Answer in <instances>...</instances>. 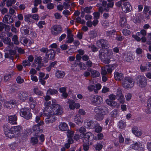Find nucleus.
<instances>
[{
	"label": "nucleus",
	"mask_w": 151,
	"mask_h": 151,
	"mask_svg": "<svg viewBox=\"0 0 151 151\" xmlns=\"http://www.w3.org/2000/svg\"><path fill=\"white\" fill-rule=\"evenodd\" d=\"M123 60L124 61L129 62L133 60L134 58V56L130 52H125L122 55Z\"/></svg>",
	"instance_id": "nucleus-12"
},
{
	"label": "nucleus",
	"mask_w": 151,
	"mask_h": 151,
	"mask_svg": "<svg viewBox=\"0 0 151 151\" xmlns=\"http://www.w3.org/2000/svg\"><path fill=\"white\" fill-rule=\"evenodd\" d=\"M29 100L30 102V108L32 109H33L35 108L36 105V103L34 101L33 98L31 97H29Z\"/></svg>",
	"instance_id": "nucleus-32"
},
{
	"label": "nucleus",
	"mask_w": 151,
	"mask_h": 151,
	"mask_svg": "<svg viewBox=\"0 0 151 151\" xmlns=\"http://www.w3.org/2000/svg\"><path fill=\"white\" fill-rule=\"evenodd\" d=\"M12 41L16 45H18L19 43V42L18 41V37L16 35H14L12 38Z\"/></svg>",
	"instance_id": "nucleus-43"
},
{
	"label": "nucleus",
	"mask_w": 151,
	"mask_h": 151,
	"mask_svg": "<svg viewBox=\"0 0 151 151\" xmlns=\"http://www.w3.org/2000/svg\"><path fill=\"white\" fill-rule=\"evenodd\" d=\"M65 73L62 70H57L55 73V76L57 78H61L64 77Z\"/></svg>",
	"instance_id": "nucleus-25"
},
{
	"label": "nucleus",
	"mask_w": 151,
	"mask_h": 151,
	"mask_svg": "<svg viewBox=\"0 0 151 151\" xmlns=\"http://www.w3.org/2000/svg\"><path fill=\"white\" fill-rule=\"evenodd\" d=\"M35 63L40 64L41 63L42 61V58L41 57H36L34 60Z\"/></svg>",
	"instance_id": "nucleus-45"
},
{
	"label": "nucleus",
	"mask_w": 151,
	"mask_h": 151,
	"mask_svg": "<svg viewBox=\"0 0 151 151\" xmlns=\"http://www.w3.org/2000/svg\"><path fill=\"white\" fill-rule=\"evenodd\" d=\"M132 8V7L129 2H126L124 3L123 6L122 7V11L125 13L129 12Z\"/></svg>",
	"instance_id": "nucleus-16"
},
{
	"label": "nucleus",
	"mask_w": 151,
	"mask_h": 151,
	"mask_svg": "<svg viewBox=\"0 0 151 151\" xmlns=\"http://www.w3.org/2000/svg\"><path fill=\"white\" fill-rule=\"evenodd\" d=\"M114 77L116 80L120 81L122 79L123 76L122 73L115 71L114 73Z\"/></svg>",
	"instance_id": "nucleus-28"
},
{
	"label": "nucleus",
	"mask_w": 151,
	"mask_h": 151,
	"mask_svg": "<svg viewBox=\"0 0 151 151\" xmlns=\"http://www.w3.org/2000/svg\"><path fill=\"white\" fill-rule=\"evenodd\" d=\"M144 144L139 142H138L131 145L130 146V149L137 150L140 151L144 150Z\"/></svg>",
	"instance_id": "nucleus-11"
},
{
	"label": "nucleus",
	"mask_w": 151,
	"mask_h": 151,
	"mask_svg": "<svg viewBox=\"0 0 151 151\" xmlns=\"http://www.w3.org/2000/svg\"><path fill=\"white\" fill-rule=\"evenodd\" d=\"M31 16L32 15L31 14H27L24 16V20L29 24H30L32 23V20L30 19V18L31 17Z\"/></svg>",
	"instance_id": "nucleus-33"
},
{
	"label": "nucleus",
	"mask_w": 151,
	"mask_h": 151,
	"mask_svg": "<svg viewBox=\"0 0 151 151\" xmlns=\"http://www.w3.org/2000/svg\"><path fill=\"white\" fill-rule=\"evenodd\" d=\"M146 112L148 114L151 113V97L148 100L147 102V109Z\"/></svg>",
	"instance_id": "nucleus-27"
},
{
	"label": "nucleus",
	"mask_w": 151,
	"mask_h": 151,
	"mask_svg": "<svg viewBox=\"0 0 151 151\" xmlns=\"http://www.w3.org/2000/svg\"><path fill=\"white\" fill-rule=\"evenodd\" d=\"M21 129V127L19 126L11 127V137H17L19 136Z\"/></svg>",
	"instance_id": "nucleus-9"
},
{
	"label": "nucleus",
	"mask_w": 151,
	"mask_h": 151,
	"mask_svg": "<svg viewBox=\"0 0 151 151\" xmlns=\"http://www.w3.org/2000/svg\"><path fill=\"white\" fill-rule=\"evenodd\" d=\"M135 82L137 83V85L140 87H145L147 85V80L144 75H140L136 79Z\"/></svg>",
	"instance_id": "nucleus-6"
},
{
	"label": "nucleus",
	"mask_w": 151,
	"mask_h": 151,
	"mask_svg": "<svg viewBox=\"0 0 151 151\" xmlns=\"http://www.w3.org/2000/svg\"><path fill=\"white\" fill-rule=\"evenodd\" d=\"M74 134V132L73 131L68 130L67 132V135L68 138H71Z\"/></svg>",
	"instance_id": "nucleus-48"
},
{
	"label": "nucleus",
	"mask_w": 151,
	"mask_h": 151,
	"mask_svg": "<svg viewBox=\"0 0 151 151\" xmlns=\"http://www.w3.org/2000/svg\"><path fill=\"white\" fill-rule=\"evenodd\" d=\"M96 122L92 120H85L84 123V126L87 128L93 129L96 125Z\"/></svg>",
	"instance_id": "nucleus-14"
},
{
	"label": "nucleus",
	"mask_w": 151,
	"mask_h": 151,
	"mask_svg": "<svg viewBox=\"0 0 151 151\" xmlns=\"http://www.w3.org/2000/svg\"><path fill=\"white\" fill-rule=\"evenodd\" d=\"M3 3L1 4V5L3 6L5 4V2H6V6L9 7L11 6L12 4L10 0H3Z\"/></svg>",
	"instance_id": "nucleus-42"
},
{
	"label": "nucleus",
	"mask_w": 151,
	"mask_h": 151,
	"mask_svg": "<svg viewBox=\"0 0 151 151\" xmlns=\"http://www.w3.org/2000/svg\"><path fill=\"white\" fill-rule=\"evenodd\" d=\"M52 1V0H43V3L45 4H47V8L48 9H53L54 7V4L51 3Z\"/></svg>",
	"instance_id": "nucleus-24"
},
{
	"label": "nucleus",
	"mask_w": 151,
	"mask_h": 151,
	"mask_svg": "<svg viewBox=\"0 0 151 151\" xmlns=\"http://www.w3.org/2000/svg\"><path fill=\"white\" fill-rule=\"evenodd\" d=\"M141 35L140 32H137L135 35H133L132 37L137 41H139L141 40V37L139 36Z\"/></svg>",
	"instance_id": "nucleus-37"
},
{
	"label": "nucleus",
	"mask_w": 151,
	"mask_h": 151,
	"mask_svg": "<svg viewBox=\"0 0 151 151\" xmlns=\"http://www.w3.org/2000/svg\"><path fill=\"white\" fill-rule=\"evenodd\" d=\"M132 131L133 133L137 136H140L142 134V132L138 130V129L135 127H134L132 129Z\"/></svg>",
	"instance_id": "nucleus-34"
},
{
	"label": "nucleus",
	"mask_w": 151,
	"mask_h": 151,
	"mask_svg": "<svg viewBox=\"0 0 151 151\" xmlns=\"http://www.w3.org/2000/svg\"><path fill=\"white\" fill-rule=\"evenodd\" d=\"M20 41L21 43L25 46L27 45L28 40L25 37H22L20 38Z\"/></svg>",
	"instance_id": "nucleus-40"
},
{
	"label": "nucleus",
	"mask_w": 151,
	"mask_h": 151,
	"mask_svg": "<svg viewBox=\"0 0 151 151\" xmlns=\"http://www.w3.org/2000/svg\"><path fill=\"white\" fill-rule=\"evenodd\" d=\"M34 93L37 95H40L41 93V92L40 91L37 87H35L34 89Z\"/></svg>",
	"instance_id": "nucleus-58"
},
{
	"label": "nucleus",
	"mask_w": 151,
	"mask_h": 151,
	"mask_svg": "<svg viewBox=\"0 0 151 151\" xmlns=\"http://www.w3.org/2000/svg\"><path fill=\"white\" fill-rule=\"evenodd\" d=\"M40 51L43 52H46L45 55L46 60H45V62H47L48 59H52L55 57V53L54 50L52 49H50L49 50L46 48H42L40 49Z\"/></svg>",
	"instance_id": "nucleus-4"
},
{
	"label": "nucleus",
	"mask_w": 151,
	"mask_h": 151,
	"mask_svg": "<svg viewBox=\"0 0 151 151\" xmlns=\"http://www.w3.org/2000/svg\"><path fill=\"white\" fill-rule=\"evenodd\" d=\"M62 30V28L59 26L55 25L51 28V32L54 35H56L60 33Z\"/></svg>",
	"instance_id": "nucleus-15"
},
{
	"label": "nucleus",
	"mask_w": 151,
	"mask_h": 151,
	"mask_svg": "<svg viewBox=\"0 0 151 151\" xmlns=\"http://www.w3.org/2000/svg\"><path fill=\"white\" fill-rule=\"evenodd\" d=\"M133 80L131 78L125 77L124 78L122 85L123 87L126 89H129L132 87L134 85Z\"/></svg>",
	"instance_id": "nucleus-8"
},
{
	"label": "nucleus",
	"mask_w": 151,
	"mask_h": 151,
	"mask_svg": "<svg viewBox=\"0 0 151 151\" xmlns=\"http://www.w3.org/2000/svg\"><path fill=\"white\" fill-rule=\"evenodd\" d=\"M4 22L8 24H10L13 22L14 20L13 19L12 17L8 15H6L3 19Z\"/></svg>",
	"instance_id": "nucleus-22"
},
{
	"label": "nucleus",
	"mask_w": 151,
	"mask_h": 151,
	"mask_svg": "<svg viewBox=\"0 0 151 151\" xmlns=\"http://www.w3.org/2000/svg\"><path fill=\"white\" fill-rule=\"evenodd\" d=\"M14 101L10 100L5 102L4 106L8 109H10L14 106Z\"/></svg>",
	"instance_id": "nucleus-21"
},
{
	"label": "nucleus",
	"mask_w": 151,
	"mask_h": 151,
	"mask_svg": "<svg viewBox=\"0 0 151 151\" xmlns=\"http://www.w3.org/2000/svg\"><path fill=\"white\" fill-rule=\"evenodd\" d=\"M109 99L111 101L114 100L116 99V96L113 94H111L109 96Z\"/></svg>",
	"instance_id": "nucleus-61"
},
{
	"label": "nucleus",
	"mask_w": 151,
	"mask_h": 151,
	"mask_svg": "<svg viewBox=\"0 0 151 151\" xmlns=\"http://www.w3.org/2000/svg\"><path fill=\"white\" fill-rule=\"evenodd\" d=\"M4 133L6 137L11 138V127L10 125L6 124L4 127Z\"/></svg>",
	"instance_id": "nucleus-17"
},
{
	"label": "nucleus",
	"mask_w": 151,
	"mask_h": 151,
	"mask_svg": "<svg viewBox=\"0 0 151 151\" xmlns=\"http://www.w3.org/2000/svg\"><path fill=\"white\" fill-rule=\"evenodd\" d=\"M150 9V6H145L143 11V13L144 14H147Z\"/></svg>",
	"instance_id": "nucleus-62"
},
{
	"label": "nucleus",
	"mask_w": 151,
	"mask_h": 151,
	"mask_svg": "<svg viewBox=\"0 0 151 151\" xmlns=\"http://www.w3.org/2000/svg\"><path fill=\"white\" fill-rule=\"evenodd\" d=\"M94 111L96 114L95 116V118L99 121L103 120L104 118V115L109 113L108 108L104 106L96 107L95 108Z\"/></svg>",
	"instance_id": "nucleus-3"
},
{
	"label": "nucleus",
	"mask_w": 151,
	"mask_h": 151,
	"mask_svg": "<svg viewBox=\"0 0 151 151\" xmlns=\"http://www.w3.org/2000/svg\"><path fill=\"white\" fill-rule=\"evenodd\" d=\"M44 122L43 121H40L39 122L37 125H35L33 127V132L32 133L34 135L37 136L40 131L39 126L43 124Z\"/></svg>",
	"instance_id": "nucleus-13"
},
{
	"label": "nucleus",
	"mask_w": 151,
	"mask_h": 151,
	"mask_svg": "<svg viewBox=\"0 0 151 151\" xmlns=\"http://www.w3.org/2000/svg\"><path fill=\"white\" fill-rule=\"evenodd\" d=\"M50 97L48 95L45 98V101L44 103L45 108L43 113L40 112L39 115L40 116H45L47 117L45 122L47 124L53 123L55 120V115H61L63 113L62 107L58 104L56 100L55 99H52V103L49 101Z\"/></svg>",
	"instance_id": "nucleus-1"
},
{
	"label": "nucleus",
	"mask_w": 151,
	"mask_h": 151,
	"mask_svg": "<svg viewBox=\"0 0 151 151\" xmlns=\"http://www.w3.org/2000/svg\"><path fill=\"white\" fill-rule=\"evenodd\" d=\"M90 37L92 38H94L97 36V33L95 30L91 31L90 32Z\"/></svg>",
	"instance_id": "nucleus-49"
},
{
	"label": "nucleus",
	"mask_w": 151,
	"mask_h": 151,
	"mask_svg": "<svg viewBox=\"0 0 151 151\" xmlns=\"http://www.w3.org/2000/svg\"><path fill=\"white\" fill-rule=\"evenodd\" d=\"M16 81L17 83H21L24 82V79L22 78L21 77L18 76L17 77L16 79Z\"/></svg>",
	"instance_id": "nucleus-57"
},
{
	"label": "nucleus",
	"mask_w": 151,
	"mask_h": 151,
	"mask_svg": "<svg viewBox=\"0 0 151 151\" xmlns=\"http://www.w3.org/2000/svg\"><path fill=\"white\" fill-rule=\"evenodd\" d=\"M118 101L120 103L123 104L125 101V98L123 95L116 97Z\"/></svg>",
	"instance_id": "nucleus-46"
},
{
	"label": "nucleus",
	"mask_w": 151,
	"mask_h": 151,
	"mask_svg": "<svg viewBox=\"0 0 151 151\" xmlns=\"http://www.w3.org/2000/svg\"><path fill=\"white\" fill-rule=\"evenodd\" d=\"M67 103L69 104V107L70 109L74 110L75 109V101L72 99H68Z\"/></svg>",
	"instance_id": "nucleus-31"
},
{
	"label": "nucleus",
	"mask_w": 151,
	"mask_h": 151,
	"mask_svg": "<svg viewBox=\"0 0 151 151\" xmlns=\"http://www.w3.org/2000/svg\"><path fill=\"white\" fill-rule=\"evenodd\" d=\"M102 25L105 28H106L109 26V23L107 21H105L102 22Z\"/></svg>",
	"instance_id": "nucleus-59"
},
{
	"label": "nucleus",
	"mask_w": 151,
	"mask_h": 151,
	"mask_svg": "<svg viewBox=\"0 0 151 151\" xmlns=\"http://www.w3.org/2000/svg\"><path fill=\"white\" fill-rule=\"evenodd\" d=\"M78 65L81 70H84L86 68V65L82 62H80L79 64H78Z\"/></svg>",
	"instance_id": "nucleus-51"
},
{
	"label": "nucleus",
	"mask_w": 151,
	"mask_h": 151,
	"mask_svg": "<svg viewBox=\"0 0 151 151\" xmlns=\"http://www.w3.org/2000/svg\"><path fill=\"white\" fill-rule=\"evenodd\" d=\"M92 9L91 7H86L85 8H83L81 9V10L84 12H86L87 13H90V12L91 10Z\"/></svg>",
	"instance_id": "nucleus-47"
},
{
	"label": "nucleus",
	"mask_w": 151,
	"mask_h": 151,
	"mask_svg": "<svg viewBox=\"0 0 151 151\" xmlns=\"http://www.w3.org/2000/svg\"><path fill=\"white\" fill-rule=\"evenodd\" d=\"M74 122L78 125L81 126L83 122V120L79 114H77L74 117Z\"/></svg>",
	"instance_id": "nucleus-19"
},
{
	"label": "nucleus",
	"mask_w": 151,
	"mask_h": 151,
	"mask_svg": "<svg viewBox=\"0 0 151 151\" xmlns=\"http://www.w3.org/2000/svg\"><path fill=\"white\" fill-rule=\"evenodd\" d=\"M115 68L114 65H106L101 68V74L102 75H106L107 72L109 73H111Z\"/></svg>",
	"instance_id": "nucleus-10"
},
{
	"label": "nucleus",
	"mask_w": 151,
	"mask_h": 151,
	"mask_svg": "<svg viewBox=\"0 0 151 151\" xmlns=\"http://www.w3.org/2000/svg\"><path fill=\"white\" fill-rule=\"evenodd\" d=\"M97 137H94V140H100L103 139L104 137V135L102 133H100L97 134Z\"/></svg>",
	"instance_id": "nucleus-44"
},
{
	"label": "nucleus",
	"mask_w": 151,
	"mask_h": 151,
	"mask_svg": "<svg viewBox=\"0 0 151 151\" xmlns=\"http://www.w3.org/2000/svg\"><path fill=\"white\" fill-rule=\"evenodd\" d=\"M20 114L27 119H29L32 117V114L30 113V109L27 108L22 109L20 111Z\"/></svg>",
	"instance_id": "nucleus-7"
},
{
	"label": "nucleus",
	"mask_w": 151,
	"mask_h": 151,
	"mask_svg": "<svg viewBox=\"0 0 151 151\" xmlns=\"http://www.w3.org/2000/svg\"><path fill=\"white\" fill-rule=\"evenodd\" d=\"M45 24V22L43 21H40L37 24V25L40 28H42L43 27V25Z\"/></svg>",
	"instance_id": "nucleus-50"
},
{
	"label": "nucleus",
	"mask_w": 151,
	"mask_h": 151,
	"mask_svg": "<svg viewBox=\"0 0 151 151\" xmlns=\"http://www.w3.org/2000/svg\"><path fill=\"white\" fill-rule=\"evenodd\" d=\"M126 125V122L124 121L121 120L119 122L118 125L120 128L123 129L125 127Z\"/></svg>",
	"instance_id": "nucleus-41"
},
{
	"label": "nucleus",
	"mask_w": 151,
	"mask_h": 151,
	"mask_svg": "<svg viewBox=\"0 0 151 151\" xmlns=\"http://www.w3.org/2000/svg\"><path fill=\"white\" fill-rule=\"evenodd\" d=\"M31 17L33 19L35 20H38L39 19L40 17L38 14H31Z\"/></svg>",
	"instance_id": "nucleus-60"
},
{
	"label": "nucleus",
	"mask_w": 151,
	"mask_h": 151,
	"mask_svg": "<svg viewBox=\"0 0 151 151\" xmlns=\"http://www.w3.org/2000/svg\"><path fill=\"white\" fill-rule=\"evenodd\" d=\"M76 21L77 23H79L82 24L85 23V21L84 20H82L81 18L79 17H78L76 19Z\"/></svg>",
	"instance_id": "nucleus-53"
},
{
	"label": "nucleus",
	"mask_w": 151,
	"mask_h": 151,
	"mask_svg": "<svg viewBox=\"0 0 151 151\" xmlns=\"http://www.w3.org/2000/svg\"><path fill=\"white\" fill-rule=\"evenodd\" d=\"M95 128V132L96 133H99L101 132L102 129V127L100 126L99 124L96 122V125L94 127Z\"/></svg>",
	"instance_id": "nucleus-35"
},
{
	"label": "nucleus",
	"mask_w": 151,
	"mask_h": 151,
	"mask_svg": "<svg viewBox=\"0 0 151 151\" xmlns=\"http://www.w3.org/2000/svg\"><path fill=\"white\" fill-rule=\"evenodd\" d=\"M83 136L84 138L87 139L89 141L94 140V135L90 132H87L83 134Z\"/></svg>",
	"instance_id": "nucleus-20"
},
{
	"label": "nucleus",
	"mask_w": 151,
	"mask_h": 151,
	"mask_svg": "<svg viewBox=\"0 0 151 151\" xmlns=\"http://www.w3.org/2000/svg\"><path fill=\"white\" fill-rule=\"evenodd\" d=\"M22 64L24 66H29L31 65L30 63L27 60H25L23 61Z\"/></svg>",
	"instance_id": "nucleus-54"
},
{
	"label": "nucleus",
	"mask_w": 151,
	"mask_h": 151,
	"mask_svg": "<svg viewBox=\"0 0 151 151\" xmlns=\"http://www.w3.org/2000/svg\"><path fill=\"white\" fill-rule=\"evenodd\" d=\"M58 93V91L55 89L49 88L47 91V94L56 95Z\"/></svg>",
	"instance_id": "nucleus-36"
},
{
	"label": "nucleus",
	"mask_w": 151,
	"mask_h": 151,
	"mask_svg": "<svg viewBox=\"0 0 151 151\" xmlns=\"http://www.w3.org/2000/svg\"><path fill=\"white\" fill-rule=\"evenodd\" d=\"M103 98L99 96L92 95L89 97L88 101L89 102L93 104H99L102 103L103 102Z\"/></svg>",
	"instance_id": "nucleus-5"
},
{
	"label": "nucleus",
	"mask_w": 151,
	"mask_h": 151,
	"mask_svg": "<svg viewBox=\"0 0 151 151\" xmlns=\"http://www.w3.org/2000/svg\"><path fill=\"white\" fill-rule=\"evenodd\" d=\"M59 128L61 131H64L67 130L68 129V126L66 123L62 122L59 125Z\"/></svg>",
	"instance_id": "nucleus-26"
},
{
	"label": "nucleus",
	"mask_w": 151,
	"mask_h": 151,
	"mask_svg": "<svg viewBox=\"0 0 151 151\" xmlns=\"http://www.w3.org/2000/svg\"><path fill=\"white\" fill-rule=\"evenodd\" d=\"M127 20L124 17L121 18L120 20V24L122 27L124 26L126 24Z\"/></svg>",
	"instance_id": "nucleus-38"
},
{
	"label": "nucleus",
	"mask_w": 151,
	"mask_h": 151,
	"mask_svg": "<svg viewBox=\"0 0 151 151\" xmlns=\"http://www.w3.org/2000/svg\"><path fill=\"white\" fill-rule=\"evenodd\" d=\"M33 135H34V134ZM34 136H35V135H34ZM37 136H37H36V137H33L31 138V141L33 144H36L38 142V139L37 137Z\"/></svg>",
	"instance_id": "nucleus-55"
},
{
	"label": "nucleus",
	"mask_w": 151,
	"mask_h": 151,
	"mask_svg": "<svg viewBox=\"0 0 151 151\" xmlns=\"http://www.w3.org/2000/svg\"><path fill=\"white\" fill-rule=\"evenodd\" d=\"M132 95L130 93H128L125 95V97L127 101H129L131 98Z\"/></svg>",
	"instance_id": "nucleus-64"
},
{
	"label": "nucleus",
	"mask_w": 151,
	"mask_h": 151,
	"mask_svg": "<svg viewBox=\"0 0 151 151\" xmlns=\"http://www.w3.org/2000/svg\"><path fill=\"white\" fill-rule=\"evenodd\" d=\"M17 117L16 115H12L8 117V121L9 122L12 124H16Z\"/></svg>",
	"instance_id": "nucleus-23"
},
{
	"label": "nucleus",
	"mask_w": 151,
	"mask_h": 151,
	"mask_svg": "<svg viewBox=\"0 0 151 151\" xmlns=\"http://www.w3.org/2000/svg\"><path fill=\"white\" fill-rule=\"evenodd\" d=\"M96 45L99 47L102 48L99 51L100 58L104 63H109L113 53L111 50L107 49L108 41L103 39L97 42Z\"/></svg>",
	"instance_id": "nucleus-2"
},
{
	"label": "nucleus",
	"mask_w": 151,
	"mask_h": 151,
	"mask_svg": "<svg viewBox=\"0 0 151 151\" xmlns=\"http://www.w3.org/2000/svg\"><path fill=\"white\" fill-rule=\"evenodd\" d=\"M122 33L124 35L127 36L130 35L131 32L129 30L125 29L123 30Z\"/></svg>",
	"instance_id": "nucleus-52"
},
{
	"label": "nucleus",
	"mask_w": 151,
	"mask_h": 151,
	"mask_svg": "<svg viewBox=\"0 0 151 151\" xmlns=\"http://www.w3.org/2000/svg\"><path fill=\"white\" fill-rule=\"evenodd\" d=\"M88 70L90 71L91 73V76L92 77L96 78L98 77L100 75V73L97 70H92L90 68H89Z\"/></svg>",
	"instance_id": "nucleus-29"
},
{
	"label": "nucleus",
	"mask_w": 151,
	"mask_h": 151,
	"mask_svg": "<svg viewBox=\"0 0 151 151\" xmlns=\"http://www.w3.org/2000/svg\"><path fill=\"white\" fill-rule=\"evenodd\" d=\"M93 83V82H91L89 84L88 87V90L89 91H94L95 92H96V89H95V86L94 85H92Z\"/></svg>",
	"instance_id": "nucleus-39"
},
{
	"label": "nucleus",
	"mask_w": 151,
	"mask_h": 151,
	"mask_svg": "<svg viewBox=\"0 0 151 151\" xmlns=\"http://www.w3.org/2000/svg\"><path fill=\"white\" fill-rule=\"evenodd\" d=\"M103 147L102 144L100 143H98L96 145L95 148L97 150H100Z\"/></svg>",
	"instance_id": "nucleus-56"
},
{
	"label": "nucleus",
	"mask_w": 151,
	"mask_h": 151,
	"mask_svg": "<svg viewBox=\"0 0 151 151\" xmlns=\"http://www.w3.org/2000/svg\"><path fill=\"white\" fill-rule=\"evenodd\" d=\"M105 101L107 104L111 106H115L117 104V102L115 101H111L109 99H106Z\"/></svg>",
	"instance_id": "nucleus-30"
},
{
	"label": "nucleus",
	"mask_w": 151,
	"mask_h": 151,
	"mask_svg": "<svg viewBox=\"0 0 151 151\" xmlns=\"http://www.w3.org/2000/svg\"><path fill=\"white\" fill-rule=\"evenodd\" d=\"M18 97L22 102H24L28 98V94L26 92H20L19 94Z\"/></svg>",
	"instance_id": "nucleus-18"
},
{
	"label": "nucleus",
	"mask_w": 151,
	"mask_h": 151,
	"mask_svg": "<svg viewBox=\"0 0 151 151\" xmlns=\"http://www.w3.org/2000/svg\"><path fill=\"white\" fill-rule=\"evenodd\" d=\"M11 39L10 38L6 37L3 40V42L5 44H8L9 43L11 42Z\"/></svg>",
	"instance_id": "nucleus-63"
}]
</instances>
